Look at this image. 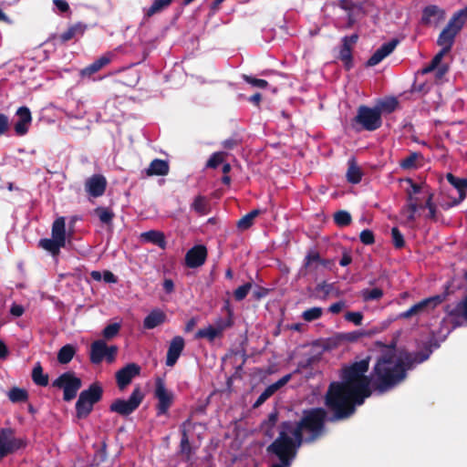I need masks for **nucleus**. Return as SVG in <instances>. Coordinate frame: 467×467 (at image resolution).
<instances>
[{"mask_svg":"<svg viewBox=\"0 0 467 467\" xmlns=\"http://www.w3.org/2000/svg\"><path fill=\"white\" fill-rule=\"evenodd\" d=\"M359 239H360V242L366 245H370L375 243L374 234L369 229L363 230L359 234Z\"/></svg>","mask_w":467,"mask_h":467,"instance_id":"54","label":"nucleus"},{"mask_svg":"<svg viewBox=\"0 0 467 467\" xmlns=\"http://www.w3.org/2000/svg\"><path fill=\"white\" fill-rule=\"evenodd\" d=\"M420 209H423V206H416L415 204H412V203L410 205H405L403 207L402 210L408 212V215H407L408 223H414L416 221V213Z\"/></svg>","mask_w":467,"mask_h":467,"instance_id":"53","label":"nucleus"},{"mask_svg":"<svg viewBox=\"0 0 467 467\" xmlns=\"http://www.w3.org/2000/svg\"><path fill=\"white\" fill-rule=\"evenodd\" d=\"M16 120L14 130L17 136H24L28 132L32 122L31 112L26 107H20L16 113Z\"/></svg>","mask_w":467,"mask_h":467,"instance_id":"13","label":"nucleus"},{"mask_svg":"<svg viewBox=\"0 0 467 467\" xmlns=\"http://www.w3.org/2000/svg\"><path fill=\"white\" fill-rule=\"evenodd\" d=\"M207 257V249L204 245L198 244L191 248L185 255V264L190 268L202 265Z\"/></svg>","mask_w":467,"mask_h":467,"instance_id":"15","label":"nucleus"},{"mask_svg":"<svg viewBox=\"0 0 467 467\" xmlns=\"http://www.w3.org/2000/svg\"><path fill=\"white\" fill-rule=\"evenodd\" d=\"M102 279L109 284H115L118 281L115 275L110 271H104L102 274Z\"/></svg>","mask_w":467,"mask_h":467,"instance_id":"62","label":"nucleus"},{"mask_svg":"<svg viewBox=\"0 0 467 467\" xmlns=\"http://www.w3.org/2000/svg\"><path fill=\"white\" fill-rule=\"evenodd\" d=\"M223 161V153L215 152L213 153L207 162V167L216 168Z\"/></svg>","mask_w":467,"mask_h":467,"instance_id":"56","label":"nucleus"},{"mask_svg":"<svg viewBox=\"0 0 467 467\" xmlns=\"http://www.w3.org/2000/svg\"><path fill=\"white\" fill-rule=\"evenodd\" d=\"M171 2V0H154L152 5L146 10L145 15L147 16H151L167 7Z\"/></svg>","mask_w":467,"mask_h":467,"instance_id":"41","label":"nucleus"},{"mask_svg":"<svg viewBox=\"0 0 467 467\" xmlns=\"http://www.w3.org/2000/svg\"><path fill=\"white\" fill-rule=\"evenodd\" d=\"M107 186L106 178L100 174H95L85 182L87 192L92 197H99L104 194Z\"/></svg>","mask_w":467,"mask_h":467,"instance_id":"17","label":"nucleus"},{"mask_svg":"<svg viewBox=\"0 0 467 467\" xmlns=\"http://www.w3.org/2000/svg\"><path fill=\"white\" fill-rule=\"evenodd\" d=\"M141 237L144 241L152 243L161 248H164L166 245L165 237L161 232L151 230L143 233Z\"/></svg>","mask_w":467,"mask_h":467,"instance_id":"29","label":"nucleus"},{"mask_svg":"<svg viewBox=\"0 0 467 467\" xmlns=\"http://www.w3.org/2000/svg\"><path fill=\"white\" fill-rule=\"evenodd\" d=\"M340 7L345 10H353L355 8L361 10L362 5L361 4H355L352 0H341L340 1Z\"/></svg>","mask_w":467,"mask_h":467,"instance_id":"58","label":"nucleus"},{"mask_svg":"<svg viewBox=\"0 0 467 467\" xmlns=\"http://www.w3.org/2000/svg\"><path fill=\"white\" fill-rule=\"evenodd\" d=\"M467 20V6L462 8L455 12L452 16L450 18L448 24L446 26L451 27L458 33L463 27L465 22Z\"/></svg>","mask_w":467,"mask_h":467,"instance_id":"26","label":"nucleus"},{"mask_svg":"<svg viewBox=\"0 0 467 467\" xmlns=\"http://www.w3.org/2000/svg\"><path fill=\"white\" fill-rule=\"evenodd\" d=\"M53 3L56 8L61 13H65L69 9L67 2L65 0H53Z\"/></svg>","mask_w":467,"mask_h":467,"instance_id":"60","label":"nucleus"},{"mask_svg":"<svg viewBox=\"0 0 467 467\" xmlns=\"http://www.w3.org/2000/svg\"><path fill=\"white\" fill-rule=\"evenodd\" d=\"M363 172L361 169L357 165L354 159L348 161V168L347 171V180L348 182L357 184L361 182Z\"/></svg>","mask_w":467,"mask_h":467,"instance_id":"28","label":"nucleus"},{"mask_svg":"<svg viewBox=\"0 0 467 467\" xmlns=\"http://www.w3.org/2000/svg\"><path fill=\"white\" fill-rule=\"evenodd\" d=\"M87 29V26L82 23H78L70 26L66 32L61 34L60 38L62 41H68L76 36H81Z\"/></svg>","mask_w":467,"mask_h":467,"instance_id":"30","label":"nucleus"},{"mask_svg":"<svg viewBox=\"0 0 467 467\" xmlns=\"http://www.w3.org/2000/svg\"><path fill=\"white\" fill-rule=\"evenodd\" d=\"M26 445V440L16 437L11 429H2L0 431V460Z\"/></svg>","mask_w":467,"mask_h":467,"instance_id":"8","label":"nucleus"},{"mask_svg":"<svg viewBox=\"0 0 467 467\" xmlns=\"http://www.w3.org/2000/svg\"><path fill=\"white\" fill-rule=\"evenodd\" d=\"M8 398L13 402L24 401L27 399V392L19 388H13L8 392Z\"/></svg>","mask_w":467,"mask_h":467,"instance_id":"45","label":"nucleus"},{"mask_svg":"<svg viewBox=\"0 0 467 467\" xmlns=\"http://www.w3.org/2000/svg\"><path fill=\"white\" fill-rule=\"evenodd\" d=\"M117 351L116 346L109 347L104 340H96L90 346V360L94 364H99L106 358L109 363H111L115 359Z\"/></svg>","mask_w":467,"mask_h":467,"instance_id":"10","label":"nucleus"},{"mask_svg":"<svg viewBox=\"0 0 467 467\" xmlns=\"http://www.w3.org/2000/svg\"><path fill=\"white\" fill-rule=\"evenodd\" d=\"M184 348V340L182 337L177 336L172 338L169 346L166 358V365L172 367L178 360Z\"/></svg>","mask_w":467,"mask_h":467,"instance_id":"18","label":"nucleus"},{"mask_svg":"<svg viewBox=\"0 0 467 467\" xmlns=\"http://www.w3.org/2000/svg\"><path fill=\"white\" fill-rule=\"evenodd\" d=\"M291 379V374L285 375L276 382L269 385L258 397L254 403V407H259L262 405L266 400H268L275 391H277L280 388L285 386Z\"/></svg>","mask_w":467,"mask_h":467,"instance_id":"21","label":"nucleus"},{"mask_svg":"<svg viewBox=\"0 0 467 467\" xmlns=\"http://www.w3.org/2000/svg\"><path fill=\"white\" fill-rule=\"evenodd\" d=\"M421 157V154L419 152H411L400 161V165L404 170L415 169L417 168L416 161Z\"/></svg>","mask_w":467,"mask_h":467,"instance_id":"37","label":"nucleus"},{"mask_svg":"<svg viewBox=\"0 0 467 467\" xmlns=\"http://www.w3.org/2000/svg\"><path fill=\"white\" fill-rule=\"evenodd\" d=\"M121 328L120 323H112L105 327L102 331V336L106 339H111L115 337Z\"/></svg>","mask_w":467,"mask_h":467,"instance_id":"46","label":"nucleus"},{"mask_svg":"<svg viewBox=\"0 0 467 467\" xmlns=\"http://www.w3.org/2000/svg\"><path fill=\"white\" fill-rule=\"evenodd\" d=\"M398 104L399 102L396 98H390L382 101L379 109H380L381 112L385 111L387 113H391L397 109Z\"/></svg>","mask_w":467,"mask_h":467,"instance_id":"48","label":"nucleus"},{"mask_svg":"<svg viewBox=\"0 0 467 467\" xmlns=\"http://www.w3.org/2000/svg\"><path fill=\"white\" fill-rule=\"evenodd\" d=\"M143 399V392L137 387L128 400L119 399L113 401L110 405V410L122 416L130 415L140 405Z\"/></svg>","mask_w":467,"mask_h":467,"instance_id":"7","label":"nucleus"},{"mask_svg":"<svg viewBox=\"0 0 467 467\" xmlns=\"http://www.w3.org/2000/svg\"><path fill=\"white\" fill-rule=\"evenodd\" d=\"M432 346L438 348L439 344L431 341L425 343L420 351H400L396 359H390L389 355H379L370 371L373 393L383 395L400 386L407 379L409 370L430 358Z\"/></svg>","mask_w":467,"mask_h":467,"instance_id":"2","label":"nucleus"},{"mask_svg":"<svg viewBox=\"0 0 467 467\" xmlns=\"http://www.w3.org/2000/svg\"><path fill=\"white\" fill-rule=\"evenodd\" d=\"M166 315L160 309L152 310L143 321V326L147 329H152L165 321Z\"/></svg>","mask_w":467,"mask_h":467,"instance_id":"25","label":"nucleus"},{"mask_svg":"<svg viewBox=\"0 0 467 467\" xmlns=\"http://www.w3.org/2000/svg\"><path fill=\"white\" fill-rule=\"evenodd\" d=\"M443 300H444V296H440V295L425 298V299L420 301L419 303L413 305L408 310L401 312L399 315V318L408 319L413 316H417V315L422 314L424 312H428L431 309L435 308L441 303H442Z\"/></svg>","mask_w":467,"mask_h":467,"instance_id":"12","label":"nucleus"},{"mask_svg":"<svg viewBox=\"0 0 467 467\" xmlns=\"http://www.w3.org/2000/svg\"><path fill=\"white\" fill-rule=\"evenodd\" d=\"M24 307L17 304H13L10 308V313L15 317H21L24 314Z\"/></svg>","mask_w":467,"mask_h":467,"instance_id":"64","label":"nucleus"},{"mask_svg":"<svg viewBox=\"0 0 467 467\" xmlns=\"http://www.w3.org/2000/svg\"><path fill=\"white\" fill-rule=\"evenodd\" d=\"M399 43L400 41L397 38H393L390 41L384 43L368 58L366 63L367 67H374L379 64L384 58H386L395 50Z\"/></svg>","mask_w":467,"mask_h":467,"instance_id":"14","label":"nucleus"},{"mask_svg":"<svg viewBox=\"0 0 467 467\" xmlns=\"http://www.w3.org/2000/svg\"><path fill=\"white\" fill-rule=\"evenodd\" d=\"M66 221L64 217H58L52 224L51 238L41 239L39 246L56 256L66 245Z\"/></svg>","mask_w":467,"mask_h":467,"instance_id":"5","label":"nucleus"},{"mask_svg":"<svg viewBox=\"0 0 467 467\" xmlns=\"http://www.w3.org/2000/svg\"><path fill=\"white\" fill-rule=\"evenodd\" d=\"M114 55L112 53H107L101 56L99 58L95 60L92 64L83 68L80 72L82 77H89L92 74L98 72L103 67L107 66L113 58Z\"/></svg>","mask_w":467,"mask_h":467,"instance_id":"23","label":"nucleus"},{"mask_svg":"<svg viewBox=\"0 0 467 467\" xmlns=\"http://www.w3.org/2000/svg\"><path fill=\"white\" fill-rule=\"evenodd\" d=\"M169 169V163L166 161L155 159L150 162V166L142 172L148 177L164 176L168 174Z\"/></svg>","mask_w":467,"mask_h":467,"instance_id":"22","label":"nucleus"},{"mask_svg":"<svg viewBox=\"0 0 467 467\" xmlns=\"http://www.w3.org/2000/svg\"><path fill=\"white\" fill-rule=\"evenodd\" d=\"M102 395V389L98 384H92L88 389L83 390L76 403L78 418H86Z\"/></svg>","mask_w":467,"mask_h":467,"instance_id":"6","label":"nucleus"},{"mask_svg":"<svg viewBox=\"0 0 467 467\" xmlns=\"http://www.w3.org/2000/svg\"><path fill=\"white\" fill-rule=\"evenodd\" d=\"M345 320L351 322L356 326H360L363 320V314L361 312L348 311L344 315Z\"/></svg>","mask_w":467,"mask_h":467,"instance_id":"51","label":"nucleus"},{"mask_svg":"<svg viewBox=\"0 0 467 467\" xmlns=\"http://www.w3.org/2000/svg\"><path fill=\"white\" fill-rule=\"evenodd\" d=\"M338 58L342 61L347 70L351 69L353 67L352 47H349L348 44H342Z\"/></svg>","mask_w":467,"mask_h":467,"instance_id":"32","label":"nucleus"},{"mask_svg":"<svg viewBox=\"0 0 467 467\" xmlns=\"http://www.w3.org/2000/svg\"><path fill=\"white\" fill-rule=\"evenodd\" d=\"M444 18L445 12L435 5H428L422 11L421 21L423 24H438Z\"/></svg>","mask_w":467,"mask_h":467,"instance_id":"20","label":"nucleus"},{"mask_svg":"<svg viewBox=\"0 0 467 467\" xmlns=\"http://www.w3.org/2000/svg\"><path fill=\"white\" fill-rule=\"evenodd\" d=\"M53 386L63 389L64 400L68 401L76 397L78 390L81 387V380L73 373L67 372L59 376L53 382Z\"/></svg>","mask_w":467,"mask_h":467,"instance_id":"11","label":"nucleus"},{"mask_svg":"<svg viewBox=\"0 0 467 467\" xmlns=\"http://www.w3.org/2000/svg\"><path fill=\"white\" fill-rule=\"evenodd\" d=\"M243 78L245 82L257 88H265L268 86L267 81L265 79L255 78L247 75H244Z\"/></svg>","mask_w":467,"mask_h":467,"instance_id":"52","label":"nucleus"},{"mask_svg":"<svg viewBox=\"0 0 467 467\" xmlns=\"http://www.w3.org/2000/svg\"><path fill=\"white\" fill-rule=\"evenodd\" d=\"M9 119L5 114L0 113V137L5 135L9 130Z\"/></svg>","mask_w":467,"mask_h":467,"instance_id":"57","label":"nucleus"},{"mask_svg":"<svg viewBox=\"0 0 467 467\" xmlns=\"http://www.w3.org/2000/svg\"><path fill=\"white\" fill-rule=\"evenodd\" d=\"M320 430V408L304 410L300 422H283L279 427L278 437L268 447V451L274 453L280 463H275L271 467H290L304 435H307L306 441H311L318 435Z\"/></svg>","mask_w":467,"mask_h":467,"instance_id":"3","label":"nucleus"},{"mask_svg":"<svg viewBox=\"0 0 467 467\" xmlns=\"http://www.w3.org/2000/svg\"><path fill=\"white\" fill-rule=\"evenodd\" d=\"M358 39V36L357 34H353L351 36H347L342 39V43L344 45L348 44L349 47H352L353 45L357 43Z\"/></svg>","mask_w":467,"mask_h":467,"instance_id":"63","label":"nucleus"},{"mask_svg":"<svg viewBox=\"0 0 467 467\" xmlns=\"http://www.w3.org/2000/svg\"><path fill=\"white\" fill-rule=\"evenodd\" d=\"M32 379L36 385L47 386L48 383L47 375L44 374L43 369L39 364L35 366L32 372Z\"/></svg>","mask_w":467,"mask_h":467,"instance_id":"38","label":"nucleus"},{"mask_svg":"<svg viewBox=\"0 0 467 467\" xmlns=\"http://www.w3.org/2000/svg\"><path fill=\"white\" fill-rule=\"evenodd\" d=\"M369 335H370V333H368V332L362 331V330H357V331H352V332H348V333L339 334L337 336V337L341 340H345L348 342H356L360 337L369 336Z\"/></svg>","mask_w":467,"mask_h":467,"instance_id":"42","label":"nucleus"},{"mask_svg":"<svg viewBox=\"0 0 467 467\" xmlns=\"http://www.w3.org/2000/svg\"><path fill=\"white\" fill-rule=\"evenodd\" d=\"M140 367L134 363L128 364L116 374L119 388L123 390L132 380L134 377L139 375Z\"/></svg>","mask_w":467,"mask_h":467,"instance_id":"16","label":"nucleus"},{"mask_svg":"<svg viewBox=\"0 0 467 467\" xmlns=\"http://www.w3.org/2000/svg\"><path fill=\"white\" fill-rule=\"evenodd\" d=\"M76 354V348L72 345H65L60 348L57 354V360L61 364H67Z\"/></svg>","mask_w":467,"mask_h":467,"instance_id":"33","label":"nucleus"},{"mask_svg":"<svg viewBox=\"0 0 467 467\" xmlns=\"http://www.w3.org/2000/svg\"><path fill=\"white\" fill-rule=\"evenodd\" d=\"M154 396L158 400L157 414L159 416L167 414L173 403L174 394L166 388L164 380L161 378H158L155 381Z\"/></svg>","mask_w":467,"mask_h":467,"instance_id":"9","label":"nucleus"},{"mask_svg":"<svg viewBox=\"0 0 467 467\" xmlns=\"http://www.w3.org/2000/svg\"><path fill=\"white\" fill-rule=\"evenodd\" d=\"M375 345L380 348L379 355H389L390 359H396L399 356V352L403 349H397V339L393 338L389 344H385L381 341H377Z\"/></svg>","mask_w":467,"mask_h":467,"instance_id":"27","label":"nucleus"},{"mask_svg":"<svg viewBox=\"0 0 467 467\" xmlns=\"http://www.w3.org/2000/svg\"><path fill=\"white\" fill-rule=\"evenodd\" d=\"M192 209L201 215L208 213L209 204L207 199L201 195L195 197L192 203Z\"/></svg>","mask_w":467,"mask_h":467,"instance_id":"36","label":"nucleus"},{"mask_svg":"<svg viewBox=\"0 0 467 467\" xmlns=\"http://www.w3.org/2000/svg\"><path fill=\"white\" fill-rule=\"evenodd\" d=\"M449 316L463 317L467 321V295L452 309L448 311Z\"/></svg>","mask_w":467,"mask_h":467,"instance_id":"35","label":"nucleus"},{"mask_svg":"<svg viewBox=\"0 0 467 467\" xmlns=\"http://www.w3.org/2000/svg\"><path fill=\"white\" fill-rule=\"evenodd\" d=\"M383 290L379 287L373 289H363L361 296L365 302L379 300L383 296Z\"/></svg>","mask_w":467,"mask_h":467,"instance_id":"39","label":"nucleus"},{"mask_svg":"<svg viewBox=\"0 0 467 467\" xmlns=\"http://www.w3.org/2000/svg\"><path fill=\"white\" fill-rule=\"evenodd\" d=\"M261 213L260 210H253L252 212L245 214L243 218H241L237 223L238 228L242 230L248 229L254 220V218L259 215Z\"/></svg>","mask_w":467,"mask_h":467,"instance_id":"40","label":"nucleus"},{"mask_svg":"<svg viewBox=\"0 0 467 467\" xmlns=\"http://www.w3.org/2000/svg\"><path fill=\"white\" fill-rule=\"evenodd\" d=\"M95 213L103 223H109L112 221L113 213L107 208L99 207Z\"/></svg>","mask_w":467,"mask_h":467,"instance_id":"49","label":"nucleus"},{"mask_svg":"<svg viewBox=\"0 0 467 467\" xmlns=\"http://www.w3.org/2000/svg\"><path fill=\"white\" fill-rule=\"evenodd\" d=\"M351 215L347 211H337L334 214V221L340 227L348 226L351 223Z\"/></svg>","mask_w":467,"mask_h":467,"instance_id":"43","label":"nucleus"},{"mask_svg":"<svg viewBox=\"0 0 467 467\" xmlns=\"http://www.w3.org/2000/svg\"><path fill=\"white\" fill-rule=\"evenodd\" d=\"M446 180L459 193V197L452 200V204H460L467 196V179L456 177L449 172L446 174Z\"/></svg>","mask_w":467,"mask_h":467,"instance_id":"19","label":"nucleus"},{"mask_svg":"<svg viewBox=\"0 0 467 467\" xmlns=\"http://www.w3.org/2000/svg\"><path fill=\"white\" fill-rule=\"evenodd\" d=\"M451 50L447 47H441V49L432 57L431 63L424 68L421 69V74H428L432 72L440 66L443 57L448 54Z\"/></svg>","mask_w":467,"mask_h":467,"instance_id":"31","label":"nucleus"},{"mask_svg":"<svg viewBox=\"0 0 467 467\" xmlns=\"http://www.w3.org/2000/svg\"><path fill=\"white\" fill-rule=\"evenodd\" d=\"M392 244L396 249H401L405 246L404 236L398 227L391 229Z\"/></svg>","mask_w":467,"mask_h":467,"instance_id":"47","label":"nucleus"},{"mask_svg":"<svg viewBox=\"0 0 467 467\" xmlns=\"http://www.w3.org/2000/svg\"><path fill=\"white\" fill-rule=\"evenodd\" d=\"M459 33L457 31L446 26L438 36L437 45L451 50L455 37Z\"/></svg>","mask_w":467,"mask_h":467,"instance_id":"24","label":"nucleus"},{"mask_svg":"<svg viewBox=\"0 0 467 467\" xmlns=\"http://www.w3.org/2000/svg\"><path fill=\"white\" fill-rule=\"evenodd\" d=\"M350 124L356 131H374L382 125L381 111L378 107L369 108L366 105H360Z\"/></svg>","mask_w":467,"mask_h":467,"instance_id":"4","label":"nucleus"},{"mask_svg":"<svg viewBox=\"0 0 467 467\" xmlns=\"http://www.w3.org/2000/svg\"><path fill=\"white\" fill-rule=\"evenodd\" d=\"M321 317V308L320 307H313L306 310L303 313V318L306 321H313Z\"/></svg>","mask_w":467,"mask_h":467,"instance_id":"55","label":"nucleus"},{"mask_svg":"<svg viewBox=\"0 0 467 467\" xmlns=\"http://www.w3.org/2000/svg\"><path fill=\"white\" fill-rule=\"evenodd\" d=\"M370 357L342 366L339 380L330 383L326 394V405L333 412L332 420L351 417L357 407L365 403L373 394L369 369Z\"/></svg>","mask_w":467,"mask_h":467,"instance_id":"1","label":"nucleus"},{"mask_svg":"<svg viewBox=\"0 0 467 467\" xmlns=\"http://www.w3.org/2000/svg\"><path fill=\"white\" fill-rule=\"evenodd\" d=\"M225 307L229 313L230 317L227 319L219 317L214 321V323L213 325L221 334H223L224 329H226L227 327H230L232 326V320H231L232 309L229 306L228 303Z\"/></svg>","mask_w":467,"mask_h":467,"instance_id":"44","label":"nucleus"},{"mask_svg":"<svg viewBox=\"0 0 467 467\" xmlns=\"http://www.w3.org/2000/svg\"><path fill=\"white\" fill-rule=\"evenodd\" d=\"M345 306L346 304L344 301H337L328 307V311L333 314H338L345 307Z\"/></svg>","mask_w":467,"mask_h":467,"instance_id":"61","label":"nucleus"},{"mask_svg":"<svg viewBox=\"0 0 467 467\" xmlns=\"http://www.w3.org/2000/svg\"><path fill=\"white\" fill-rule=\"evenodd\" d=\"M449 67L447 65L438 66L435 69V78L441 80L448 72Z\"/></svg>","mask_w":467,"mask_h":467,"instance_id":"59","label":"nucleus"},{"mask_svg":"<svg viewBox=\"0 0 467 467\" xmlns=\"http://www.w3.org/2000/svg\"><path fill=\"white\" fill-rule=\"evenodd\" d=\"M222 334L212 325L207 326L204 328L198 330L195 335L196 338H206L209 341H213L216 337Z\"/></svg>","mask_w":467,"mask_h":467,"instance_id":"34","label":"nucleus"},{"mask_svg":"<svg viewBox=\"0 0 467 467\" xmlns=\"http://www.w3.org/2000/svg\"><path fill=\"white\" fill-rule=\"evenodd\" d=\"M252 288L251 283H246L235 289L234 296L237 301H241L246 297Z\"/></svg>","mask_w":467,"mask_h":467,"instance_id":"50","label":"nucleus"}]
</instances>
